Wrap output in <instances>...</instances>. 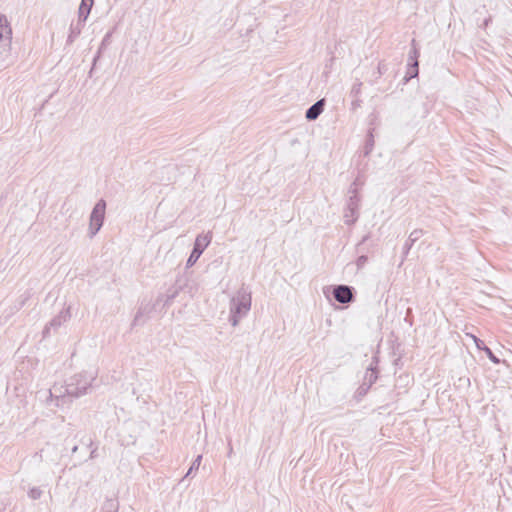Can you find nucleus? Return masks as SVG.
Listing matches in <instances>:
<instances>
[{
    "label": "nucleus",
    "instance_id": "nucleus-1",
    "mask_svg": "<svg viewBox=\"0 0 512 512\" xmlns=\"http://www.w3.org/2000/svg\"><path fill=\"white\" fill-rule=\"evenodd\" d=\"M251 308V294L245 288L237 291L236 295L230 301L229 322L232 326H237L240 320L248 313Z\"/></svg>",
    "mask_w": 512,
    "mask_h": 512
},
{
    "label": "nucleus",
    "instance_id": "nucleus-2",
    "mask_svg": "<svg viewBox=\"0 0 512 512\" xmlns=\"http://www.w3.org/2000/svg\"><path fill=\"white\" fill-rule=\"evenodd\" d=\"M96 379L94 372L84 371L70 377L65 385V394L78 398L88 393Z\"/></svg>",
    "mask_w": 512,
    "mask_h": 512
},
{
    "label": "nucleus",
    "instance_id": "nucleus-3",
    "mask_svg": "<svg viewBox=\"0 0 512 512\" xmlns=\"http://www.w3.org/2000/svg\"><path fill=\"white\" fill-rule=\"evenodd\" d=\"M106 212V201L100 199L92 209L89 222V234L95 236L103 226Z\"/></svg>",
    "mask_w": 512,
    "mask_h": 512
},
{
    "label": "nucleus",
    "instance_id": "nucleus-4",
    "mask_svg": "<svg viewBox=\"0 0 512 512\" xmlns=\"http://www.w3.org/2000/svg\"><path fill=\"white\" fill-rule=\"evenodd\" d=\"M211 240L212 234L210 232L205 235L200 234L196 237L192 252L186 262V268L192 267L197 262Z\"/></svg>",
    "mask_w": 512,
    "mask_h": 512
},
{
    "label": "nucleus",
    "instance_id": "nucleus-5",
    "mask_svg": "<svg viewBox=\"0 0 512 512\" xmlns=\"http://www.w3.org/2000/svg\"><path fill=\"white\" fill-rule=\"evenodd\" d=\"M359 204L360 197L358 195L349 196L347 207L344 212V219L346 224L351 225L357 221L359 217Z\"/></svg>",
    "mask_w": 512,
    "mask_h": 512
},
{
    "label": "nucleus",
    "instance_id": "nucleus-6",
    "mask_svg": "<svg viewBox=\"0 0 512 512\" xmlns=\"http://www.w3.org/2000/svg\"><path fill=\"white\" fill-rule=\"evenodd\" d=\"M71 318L70 307L63 309L57 316H55L43 330V337L49 336L50 329H57Z\"/></svg>",
    "mask_w": 512,
    "mask_h": 512
},
{
    "label": "nucleus",
    "instance_id": "nucleus-7",
    "mask_svg": "<svg viewBox=\"0 0 512 512\" xmlns=\"http://www.w3.org/2000/svg\"><path fill=\"white\" fill-rule=\"evenodd\" d=\"M333 297L341 304H347L353 301V288L347 285H337L333 289Z\"/></svg>",
    "mask_w": 512,
    "mask_h": 512
},
{
    "label": "nucleus",
    "instance_id": "nucleus-8",
    "mask_svg": "<svg viewBox=\"0 0 512 512\" xmlns=\"http://www.w3.org/2000/svg\"><path fill=\"white\" fill-rule=\"evenodd\" d=\"M12 40V29L7 17L0 14V46L10 47Z\"/></svg>",
    "mask_w": 512,
    "mask_h": 512
},
{
    "label": "nucleus",
    "instance_id": "nucleus-9",
    "mask_svg": "<svg viewBox=\"0 0 512 512\" xmlns=\"http://www.w3.org/2000/svg\"><path fill=\"white\" fill-rule=\"evenodd\" d=\"M181 290L182 286L178 285L177 281L176 284L169 288L164 295H160L157 298V302L163 301L164 306H169L172 303V301L179 295Z\"/></svg>",
    "mask_w": 512,
    "mask_h": 512
},
{
    "label": "nucleus",
    "instance_id": "nucleus-10",
    "mask_svg": "<svg viewBox=\"0 0 512 512\" xmlns=\"http://www.w3.org/2000/svg\"><path fill=\"white\" fill-rule=\"evenodd\" d=\"M326 101L325 99H320L316 101L312 106H310L305 113V117L308 120H316L321 113L324 111Z\"/></svg>",
    "mask_w": 512,
    "mask_h": 512
},
{
    "label": "nucleus",
    "instance_id": "nucleus-11",
    "mask_svg": "<svg viewBox=\"0 0 512 512\" xmlns=\"http://www.w3.org/2000/svg\"><path fill=\"white\" fill-rule=\"evenodd\" d=\"M151 311L152 307L149 304H142L135 314L132 326L143 324L148 318V315L150 314Z\"/></svg>",
    "mask_w": 512,
    "mask_h": 512
},
{
    "label": "nucleus",
    "instance_id": "nucleus-12",
    "mask_svg": "<svg viewBox=\"0 0 512 512\" xmlns=\"http://www.w3.org/2000/svg\"><path fill=\"white\" fill-rule=\"evenodd\" d=\"M423 234L424 231L422 229H415L410 233L406 243L403 246L404 257L407 256L414 243H416L423 236Z\"/></svg>",
    "mask_w": 512,
    "mask_h": 512
},
{
    "label": "nucleus",
    "instance_id": "nucleus-13",
    "mask_svg": "<svg viewBox=\"0 0 512 512\" xmlns=\"http://www.w3.org/2000/svg\"><path fill=\"white\" fill-rule=\"evenodd\" d=\"M471 338L473 339L476 347L479 349V350H482L486 353L487 357L494 363V364H499L500 363V359L498 357L495 356V354L492 352V350L487 347L485 345V343L477 338L476 336L474 335H471Z\"/></svg>",
    "mask_w": 512,
    "mask_h": 512
},
{
    "label": "nucleus",
    "instance_id": "nucleus-14",
    "mask_svg": "<svg viewBox=\"0 0 512 512\" xmlns=\"http://www.w3.org/2000/svg\"><path fill=\"white\" fill-rule=\"evenodd\" d=\"M94 4L93 0H82L78 9V21L86 22L91 8Z\"/></svg>",
    "mask_w": 512,
    "mask_h": 512
},
{
    "label": "nucleus",
    "instance_id": "nucleus-15",
    "mask_svg": "<svg viewBox=\"0 0 512 512\" xmlns=\"http://www.w3.org/2000/svg\"><path fill=\"white\" fill-rule=\"evenodd\" d=\"M85 22L77 21V23H72L70 25V33L67 38V42L69 44L73 43L75 39L81 34L82 28L84 27Z\"/></svg>",
    "mask_w": 512,
    "mask_h": 512
},
{
    "label": "nucleus",
    "instance_id": "nucleus-16",
    "mask_svg": "<svg viewBox=\"0 0 512 512\" xmlns=\"http://www.w3.org/2000/svg\"><path fill=\"white\" fill-rule=\"evenodd\" d=\"M418 73H419V62L418 61L408 62L406 75L404 77V82L407 83L411 79L417 77Z\"/></svg>",
    "mask_w": 512,
    "mask_h": 512
},
{
    "label": "nucleus",
    "instance_id": "nucleus-17",
    "mask_svg": "<svg viewBox=\"0 0 512 512\" xmlns=\"http://www.w3.org/2000/svg\"><path fill=\"white\" fill-rule=\"evenodd\" d=\"M110 38H111V32L106 33L105 36L103 37L101 44L99 46V49H98L96 55L94 56V65L97 64L98 60L101 57L103 50L110 44Z\"/></svg>",
    "mask_w": 512,
    "mask_h": 512
},
{
    "label": "nucleus",
    "instance_id": "nucleus-18",
    "mask_svg": "<svg viewBox=\"0 0 512 512\" xmlns=\"http://www.w3.org/2000/svg\"><path fill=\"white\" fill-rule=\"evenodd\" d=\"M373 146H374V136L371 132H369L367 135V139H366L365 147H364V155L365 156H368L370 154V152L373 149Z\"/></svg>",
    "mask_w": 512,
    "mask_h": 512
},
{
    "label": "nucleus",
    "instance_id": "nucleus-19",
    "mask_svg": "<svg viewBox=\"0 0 512 512\" xmlns=\"http://www.w3.org/2000/svg\"><path fill=\"white\" fill-rule=\"evenodd\" d=\"M104 512H117L118 511V502L115 499H109L105 502L103 506Z\"/></svg>",
    "mask_w": 512,
    "mask_h": 512
},
{
    "label": "nucleus",
    "instance_id": "nucleus-20",
    "mask_svg": "<svg viewBox=\"0 0 512 512\" xmlns=\"http://www.w3.org/2000/svg\"><path fill=\"white\" fill-rule=\"evenodd\" d=\"M419 54H420L419 50L417 49V47L415 45V40L413 39L412 40V48L409 52L408 62L418 61Z\"/></svg>",
    "mask_w": 512,
    "mask_h": 512
},
{
    "label": "nucleus",
    "instance_id": "nucleus-21",
    "mask_svg": "<svg viewBox=\"0 0 512 512\" xmlns=\"http://www.w3.org/2000/svg\"><path fill=\"white\" fill-rule=\"evenodd\" d=\"M201 461H202V455H198L196 457V459L193 461V463H192L191 467L189 468L188 472L186 473L185 478L189 477L194 470H198V468H199V466L201 464Z\"/></svg>",
    "mask_w": 512,
    "mask_h": 512
},
{
    "label": "nucleus",
    "instance_id": "nucleus-22",
    "mask_svg": "<svg viewBox=\"0 0 512 512\" xmlns=\"http://www.w3.org/2000/svg\"><path fill=\"white\" fill-rule=\"evenodd\" d=\"M28 495L34 500L39 499L42 495V490L38 487H33L29 490Z\"/></svg>",
    "mask_w": 512,
    "mask_h": 512
},
{
    "label": "nucleus",
    "instance_id": "nucleus-23",
    "mask_svg": "<svg viewBox=\"0 0 512 512\" xmlns=\"http://www.w3.org/2000/svg\"><path fill=\"white\" fill-rule=\"evenodd\" d=\"M387 70H388V65L384 62H379L378 67H377V77H380L383 74H385L387 72Z\"/></svg>",
    "mask_w": 512,
    "mask_h": 512
},
{
    "label": "nucleus",
    "instance_id": "nucleus-24",
    "mask_svg": "<svg viewBox=\"0 0 512 512\" xmlns=\"http://www.w3.org/2000/svg\"><path fill=\"white\" fill-rule=\"evenodd\" d=\"M368 261V257L366 255H361L356 260V265L358 269L363 268Z\"/></svg>",
    "mask_w": 512,
    "mask_h": 512
},
{
    "label": "nucleus",
    "instance_id": "nucleus-25",
    "mask_svg": "<svg viewBox=\"0 0 512 512\" xmlns=\"http://www.w3.org/2000/svg\"><path fill=\"white\" fill-rule=\"evenodd\" d=\"M358 183H360V180H359V177L356 178V180L353 182V184L350 186L349 188V193L350 195H358V191H357V185Z\"/></svg>",
    "mask_w": 512,
    "mask_h": 512
},
{
    "label": "nucleus",
    "instance_id": "nucleus-26",
    "mask_svg": "<svg viewBox=\"0 0 512 512\" xmlns=\"http://www.w3.org/2000/svg\"><path fill=\"white\" fill-rule=\"evenodd\" d=\"M80 442L83 445L87 446L88 448L92 447V445H93V440L90 437H82L80 439Z\"/></svg>",
    "mask_w": 512,
    "mask_h": 512
},
{
    "label": "nucleus",
    "instance_id": "nucleus-27",
    "mask_svg": "<svg viewBox=\"0 0 512 512\" xmlns=\"http://www.w3.org/2000/svg\"><path fill=\"white\" fill-rule=\"evenodd\" d=\"M97 457V447H94L91 451H90V455H89V459H94Z\"/></svg>",
    "mask_w": 512,
    "mask_h": 512
},
{
    "label": "nucleus",
    "instance_id": "nucleus-28",
    "mask_svg": "<svg viewBox=\"0 0 512 512\" xmlns=\"http://www.w3.org/2000/svg\"><path fill=\"white\" fill-rule=\"evenodd\" d=\"M491 21H492V17H491V16H489L488 18H486V19L483 21V24L481 25V27L486 28V27L489 25V23H490Z\"/></svg>",
    "mask_w": 512,
    "mask_h": 512
},
{
    "label": "nucleus",
    "instance_id": "nucleus-29",
    "mask_svg": "<svg viewBox=\"0 0 512 512\" xmlns=\"http://www.w3.org/2000/svg\"><path fill=\"white\" fill-rule=\"evenodd\" d=\"M95 66H96V65H94V62H93V63H92V67H91V69H90V71H89V73H88V76H89V77H92V75L94 74V68H95Z\"/></svg>",
    "mask_w": 512,
    "mask_h": 512
},
{
    "label": "nucleus",
    "instance_id": "nucleus-30",
    "mask_svg": "<svg viewBox=\"0 0 512 512\" xmlns=\"http://www.w3.org/2000/svg\"><path fill=\"white\" fill-rule=\"evenodd\" d=\"M71 451L72 453H76L78 451V445H74Z\"/></svg>",
    "mask_w": 512,
    "mask_h": 512
},
{
    "label": "nucleus",
    "instance_id": "nucleus-31",
    "mask_svg": "<svg viewBox=\"0 0 512 512\" xmlns=\"http://www.w3.org/2000/svg\"><path fill=\"white\" fill-rule=\"evenodd\" d=\"M376 379H377V376L372 373L370 382L375 381Z\"/></svg>",
    "mask_w": 512,
    "mask_h": 512
},
{
    "label": "nucleus",
    "instance_id": "nucleus-32",
    "mask_svg": "<svg viewBox=\"0 0 512 512\" xmlns=\"http://www.w3.org/2000/svg\"><path fill=\"white\" fill-rule=\"evenodd\" d=\"M376 379H377V376L372 373L370 382L375 381Z\"/></svg>",
    "mask_w": 512,
    "mask_h": 512
}]
</instances>
